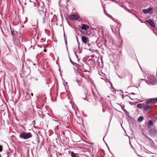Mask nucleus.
I'll return each mask as SVG.
<instances>
[{
  "instance_id": "obj_1",
  "label": "nucleus",
  "mask_w": 157,
  "mask_h": 157,
  "mask_svg": "<svg viewBox=\"0 0 157 157\" xmlns=\"http://www.w3.org/2000/svg\"><path fill=\"white\" fill-rule=\"evenodd\" d=\"M32 136V134L29 132H23L21 133L19 136L20 138L24 139H28Z\"/></svg>"
},
{
  "instance_id": "obj_2",
  "label": "nucleus",
  "mask_w": 157,
  "mask_h": 157,
  "mask_svg": "<svg viewBox=\"0 0 157 157\" xmlns=\"http://www.w3.org/2000/svg\"><path fill=\"white\" fill-rule=\"evenodd\" d=\"M149 135L151 136L157 135V130L155 128H149L148 130Z\"/></svg>"
},
{
  "instance_id": "obj_3",
  "label": "nucleus",
  "mask_w": 157,
  "mask_h": 157,
  "mask_svg": "<svg viewBox=\"0 0 157 157\" xmlns=\"http://www.w3.org/2000/svg\"><path fill=\"white\" fill-rule=\"evenodd\" d=\"M39 14L41 16V20L43 23L45 22V13L43 10H40L39 11Z\"/></svg>"
},
{
  "instance_id": "obj_4",
  "label": "nucleus",
  "mask_w": 157,
  "mask_h": 157,
  "mask_svg": "<svg viewBox=\"0 0 157 157\" xmlns=\"http://www.w3.org/2000/svg\"><path fill=\"white\" fill-rule=\"evenodd\" d=\"M146 104H148L150 103H156L157 102V98H149L147 99L145 101Z\"/></svg>"
},
{
  "instance_id": "obj_5",
  "label": "nucleus",
  "mask_w": 157,
  "mask_h": 157,
  "mask_svg": "<svg viewBox=\"0 0 157 157\" xmlns=\"http://www.w3.org/2000/svg\"><path fill=\"white\" fill-rule=\"evenodd\" d=\"M152 108V107L151 106L145 103L143 110L144 111H147L151 110Z\"/></svg>"
},
{
  "instance_id": "obj_6",
  "label": "nucleus",
  "mask_w": 157,
  "mask_h": 157,
  "mask_svg": "<svg viewBox=\"0 0 157 157\" xmlns=\"http://www.w3.org/2000/svg\"><path fill=\"white\" fill-rule=\"evenodd\" d=\"M153 9L151 7H149L147 9L143 10V12L144 13H151L152 12Z\"/></svg>"
},
{
  "instance_id": "obj_7",
  "label": "nucleus",
  "mask_w": 157,
  "mask_h": 157,
  "mask_svg": "<svg viewBox=\"0 0 157 157\" xmlns=\"http://www.w3.org/2000/svg\"><path fill=\"white\" fill-rule=\"evenodd\" d=\"M152 27H155V24L154 21L151 19H149L148 20L146 21Z\"/></svg>"
},
{
  "instance_id": "obj_8",
  "label": "nucleus",
  "mask_w": 157,
  "mask_h": 157,
  "mask_svg": "<svg viewBox=\"0 0 157 157\" xmlns=\"http://www.w3.org/2000/svg\"><path fill=\"white\" fill-rule=\"evenodd\" d=\"M77 18V16L75 14H72L70 17V19L71 20H76Z\"/></svg>"
},
{
  "instance_id": "obj_9",
  "label": "nucleus",
  "mask_w": 157,
  "mask_h": 157,
  "mask_svg": "<svg viewBox=\"0 0 157 157\" xmlns=\"http://www.w3.org/2000/svg\"><path fill=\"white\" fill-rule=\"evenodd\" d=\"M82 42L85 44H86V43L88 39L86 38V37L85 36H82Z\"/></svg>"
},
{
  "instance_id": "obj_10",
  "label": "nucleus",
  "mask_w": 157,
  "mask_h": 157,
  "mask_svg": "<svg viewBox=\"0 0 157 157\" xmlns=\"http://www.w3.org/2000/svg\"><path fill=\"white\" fill-rule=\"evenodd\" d=\"M144 103H139L138 104L137 106L138 108H139L140 109H144Z\"/></svg>"
},
{
  "instance_id": "obj_11",
  "label": "nucleus",
  "mask_w": 157,
  "mask_h": 157,
  "mask_svg": "<svg viewBox=\"0 0 157 157\" xmlns=\"http://www.w3.org/2000/svg\"><path fill=\"white\" fill-rule=\"evenodd\" d=\"M89 28V27L88 26L86 25L85 24H83L81 27V29L83 30L84 29L86 30L87 29Z\"/></svg>"
},
{
  "instance_id": "obj_12",
  "label": "nucleus",
  "mask_w": 157,
  "mask_h": 157,
  "mask_svg": "<svg viewBox=\"0 0 157 157\" xmlns=\"http://www.w3.org/2000/svg\"><path fill=\"white\" fill-rule=\"evenodd\" d=\"M153 124V122L152 121L149 120L148 122L147 125L148 127H150Z\"/></svg>"
},
{
  "instance_id": "obj_13",
  "label": "nucleus",
  "mask_w": 157,
  "mask_h": 157,
  "mask_svg": "<svg viewBox=\"0 0 157 157\" xmlns=\"http://www.w3.org/2000/svg\"><path fill=\"white\" fill-rule=\"evenodd\" d=\"M10 28L11 35L13 36L15 34V33L16 32L15 30H14L13 29H12L11 27H10Z\"/></svg>"
},
{
  "instance_id": "obj_14",
  "label": "nucleus",
  "mask_w": 157,
  "mask_h": 157,
  "mask_svg": "<svg viewBox=\"0 0 157 157\" xmlns=\"http://www.w3.org/2000/svg\"><path fill=\"white\" fill-rule=\"evenodd\" d=\"M71 155L72 157H79L77 156L76 154L75 153L73 152H71Z\"/></svg>"
},
{
  "instance_id": "obj_15",
  "label": "nucleus",
  "mask_w": 157,
  "mask_h": 157,
  "mask_svg": "<svg viewBox=\"0 0 157 157\" xmlns=\"http://www.w3.org/2000/svg\"><path fill=\"white\" fill-rule=\"evenodd\" d=\"M144 120V117L143 116L140 117L138 119V121L139 122H141Z\"/></svg>"
},
{
  "instance_id": "obj_16",
  "label": "nucleus",
  "mask_w": 157,
  "mask_h": 157,
  "mask_svg": "<svg viewBox=\"0 0 157 157\" xmlns=\"http://www.w3.org/2000/svg\"><path fill=\"white\" fill-rule=\"evenodd\" d=\"M22 2L25 5H26V2H28V1H29V2H30V0H22Z\"/></svg>"
},
{
  "instance_id": "obj_17",
  "label": "nucleus",
  "mask_w": 157,
  "mask_h": 157,
  "mask_svg": "<svg viewBox=\"0 0 157 157\" xmlns=\"http://www.w3.org/2000/svg\"><path fill=\"white\" fill-rule=\"evenodd\" d=\"M108 16H109V17L111 18V19H112L113 21H114V19H115L114 18H113V17L111 16V15H110V14H108Z\"/></svg>"
},
{
  "instance_id": "obj_18",
  "label": "nucleus",
  "mask_w": 157,
  "mask_h": 157,
  "mask_svg": "<svg viewBox=\"0 0 157 157\" xmlns=\"http://www.w3.org/2000/svg\"><path fill=\"white\" fill-rule=\"evenodd\" d=\"M2 146L1 145H0V152H1L2 151Z\"/></svg>"
},
{
  "instance_id": "obj_19",
  "label": "nucleus",
  "mask_w": 157,
  "mask_h": 157,
  "mask_svg": "<svg viewBox=\"0 0 157 157\" xmlns=\"http://www.w3.org/2000/svg\"><path fill=\"white\" fill-rule=\"evenodd\" d=\"M37 141L39 143V141H40V140H39V137L38 136L37 137Z\"/></svg>"
},
{
  "instance_id": "obj_20",
  "label": "nucleus",
  "mask_w": 157,
  "mask_h": 157,
  "mask_svg": "<svg viewBox=\"0 0 157 157\" xmlns=\"http://www.w3.org/2000/svg\"><path fill=\"white\" fill-rule=\"evenodd\" d=\"M128 73H129V75L131 76V79H132V74L131 73H130V72H128Z\"/></svg>"
},
{
  "instance_id": "obj_21",
  "label": "nucleus",
  "mask_w": 157,
  "mask_h": 157,
  "mask_svg": "<svg viewBox=\"0 0 157 157\" xmlns=\"http://www.w3.org/2000/svg\"><path fill=\"white\" fill-rule=\"evenodd\" d=\"M104 13H105V14L108 17H109V16H108V14H109L108 13H106L105 10V9H104Z\"/></svg>"
},
{
  "instance_id": "obj_22",
  "label": "nucleus",
  "mask_w": 157,
  "mask_h": 157,
  "mask_svg": "<svg viewBox=\"0 0 157 157\" xmlns=\"http://www.w3.org/2000/svg\"><path fill=\"white\" fill-rule=\"evenodd\" d=\"M64 40H65V44H67V40L65 37V38H64Z\"/></svg>"
},
{
  "instance_id": "obj_23",
  "label": "nucleus",
  "mask_w": 157,
  "mask_h": 157,
  "mask_svg": "<svg viewBox=\"0 0 157 157\" xmlns=\"http://www.w3.org/2000/svg\"><path fill=\"white\" fill-rule=\"evenodd\" d=\"M77 82H78V85L79 86H80V84H79V82H80L78 81V80H77Z\"/></svg>"
},
{
  "instance_id": "obj_24",
  "label": "nucleus",
  "mask_w": 157,
  "mask_h": 157,
  "mask_svg": "<svg viewBox=\"0 0 157 157\" xmlns=\"http://www.w3.org/2000/svg\"><path fill=\"white\" fill-rule=\"evenodd\" d=\"M82 99H84L85 100H86V101H88V100H87L85 98H82Z\"/></svg>"
},
{
  "instance_id": "obj_25",
  "label": "nucleus",
  "mask_w": 157,
  "mask_h": 157,
  "mask_svg": "<svg viewBox=\"0 0 157 157\" xmlns=\"http://www.w3.org/2000/svg\"><path fill=\"white\" fill-rule=\"evenodd\" d=\"M84 95H85V97L86 98V93H85Z\"/></svg>"
},
{
  "instance_id": "obj_26",
  "label": "nucleus",
  "mask_w": 157,
  "mask_h": 157,
  "mask_svg": "<svg viewBox=\"0 0 157 157\" xmlns=\"http://www.w3.org/2000/svg\"><path fill=\"white\" fill-rule=\"evenodd\" d=\"M31 95L32 96H33V93H31Z\"/></svg>"
},
{
  "instance_id": "obj_27",
  "label": "nucleus",
  "mask_w": 157,
  "mask_h": 157,
  "mask_svg": "<svg viewBox=\"0 0 157 157\" xmlns=\"http://www.w3.org/2000/svg\"><path fill=\"white\" fill-rule=\"evenodd\" d=\"M131 94H132L135 95V94L134 93H131Z\"/></svg>"
},
{
  "instance_id": "obj_28",
  "label": "nucleus",
  "mask_w": 157,
  "mask_h": 157,
  "mask_svg": "<svg viewBox=\"0 0 157 157\" xmlns=\"http://www.w3.org/2000/svg\"><path fill=\"white\" fill-rule=\"evenodd\" d=\"M129 143H130V145L132 147V144H131V143L130 142Z\"/></svg>"
},
{
  "instance_id": "obj_29",
  "label": "nucleus",
  "mask_w": 157,
  "mask_h": 157,
  "mask_svg": "<svg viewBox=\"0 0 157 157\" xmlns=\"http://www.w3.org/2000/svg\"><path fill=\"white\" fill-rule=\"evenodd\" d=\"M44 51L45 52H46L47 51H46V50L45 49H44Z\"/></svg>"
},
{
  "instance_id": "obj_30",
  "label": "nucleus",
  "mask_w": 157,
  "mask_h": 157,
  "mask_svg": "<svg viewBox=\"0 0 157 157\" xmlns=\"http://www.w3.org/2000/svg\"><path fill=\"white\" fill-rule=\"evenodd\" d=\"M64 37L65 38V34L64 33Z\"/></svg>"
},
{
  "instance_id": "obj_31",
  "label": "nucleus",
  "mask_w": 157,
  "mask_h": 157,
  "mask_svg": "<svg viewBox=\"0 0 157 157\" xmlns=\"http://www.w3.org/2000/svg\"><path fill=\"white\" fill-rule=\"evenodd\" d=\"M142 80H145V81H146V80L145 79H142Z\"/></svg>"
},
{
  "instance_id": "obj_32",
  "label": "nucleus",
  "mask_w": 157,
  "mask_h": 157,
  "mask_svg": "<svg viewBox=\"0 0 157 157\" xmlns=\"http://www.w3.org/2000/svg\"><path fill=\"white\" fill-rule=\"evenodd\" d=\"M33 65L34 66H35L36 65V64H35L34 63H33Z\"/></svg>"
},
{
  "instance_id": "obj_33",
  "label": "nucleus",
  "mask_w": 157,
  "mask_h": 157,
  "mask_svg": "<svg viewBox=\"0 0 157 157\" xmlns=\"http://www.w3.org/2000/svg\"><path fill=\"white\" fill-rule=\"evenodd\" d=\"M103 112H105V111L103 109Z\"/></svg>"
},
{
  "instance_id": "obj_34",
  "label": "nucleus",
  "mask_w": 157,
  "mask_h": 157,
  "mask_svg": "<svg viewBox=\"0 0 157 157\" xmlns=\"http://www.w3.org/2000/svg\"><path fill=\"white\" fill-rule=\"evenodd\" d=\"M81 53V52H79V53Z\"/></svg>"
}]
</instances>
